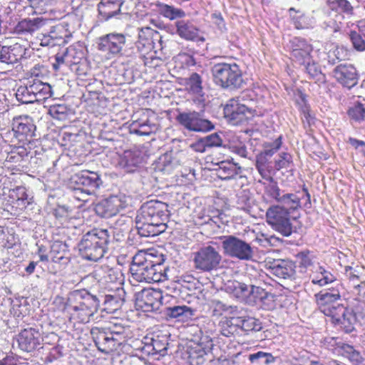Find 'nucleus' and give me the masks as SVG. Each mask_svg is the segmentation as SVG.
<instances>
[{"label":"nucleus","mask_w":365,"mask_h":365,"mask_svg":"<svg viewBox=\"0 0 365 365\" xmlns=\"http://www.w3.org/2000/svg\"><path fill=\"white\" fill-rule=\"evenodd\" d=\"M46 83L43 81L42 79L40 78H34V83L32 85L29 86V88L31 90V93L36 95V98H38L37 96H43L44 92V88H45Z\"/></svg>","instance_id":"obj_59"},{"label":"nucleus","mask_w":365,"mask_h":365,"mask_svg":"<svg viewBox=\"0 0 365 365\" xmlns=\"http://www.w3.org/2000/svg\"><path fill=\"white\" fill-rule=\"evenodd\" d=\"M124 0H101L98 5L99 14L108 20L118 14Z\"/></svg>","instance_id":"obj_31"},{"label":"nucleus","mask_w":365,"mask_h":365,"mask_svg":"<svg viewBox=\"0 0 365 365\" xmlns=\"http://www.w3.org/2000/svg\"><path fill=\"white\" fill-rule=\"evenodd\" d=\"M349 119L356 123L365 120V104L356 102L346 111Z\"/></svg>","instance_id":"obj_42"},{"label":"nucleus","mask_w":365,"mask_h":365,"mask_svg":"<svg viewBox=\"0 0 365 365\" xmlns=\"http://www.w3.org/2000/svg\"><path fill=\"white\" fill-rule=\"evenodd\" d=\"M16 98L18 101L26 104L39 101L38 98H36V95L31 93L29 87L23 86L18 88L16 92Z\"/></svg>","instance_id":"obj_46"},{"label":"nucleus","mask_w":365,"mask_h":365,"mask_svg":"<svg viewBox=\"0 0 365 365\" xmlns=\"http://www.w3.org/2000/svg\"><path fill=\"white\" fill-rule=\"evenodd\" d=\"M66 108L62 105L51 106L48 113L53 118L61 120L66 115Z\"/></svg>","instance_id":"obj_58"},{"label":"nucleus","mask_w":365,"mask_h":365,"mask_svg":"<svg viewBox=\"0 0 365 365\" xmlns=\"http://www.w3.org/2000/svg\"><path fill=\"white\" fill-rule=\"evenodd\" d=\"M267 180L269 184L264 187L266 195L268 197L279 202L282 195L280 194V187H279L277 182L273 177H272L271 179H267Z\"/></svg>","instance_id":"obj_49"},{"label":"nucleus","mask_w":365,"mask_h":365,"mask_svg":"<svg viewBox=\"0 0 365 365\" xmlns=\"http://www.w3.org/2000/svg\"><path fill=\"white\" fill-rule=\"evenodd\" d=\"M109 239L106 229L93 228L87 232L78 245L81 255L86 259L97 262L106 252Z\"/></svg>","instance_id":"obj_4"},{"label":"nucleus","mask_w":365,"mask_h":365,"mask_svg":"<svg viewBox=\"0 0 365 365\" xmlns=\"http://www.w3.org/2000/svg\"><path fill=\"white\" fill-rule=\"evenodd\" d=\"M342 287L341 284L334 287H331L327 289L320 291L315 294L317 304L320 309L325 306H330L331 304L337 302L341 297L340 289Z\"/></svg>","instance_id":"obj_29"},{"label":"nucleus","mask_w":365,"mask_h":365,"mask_svg":"<svg viewBox=\"0 0 365 365\" xmlns=\"http://www.w3.org/2000/svg\"><path fill=\"white\" fill-rule=\"evenodd\" d=\"M186 86L192 93L200 95L202 93V79L196 72L192 73L190 78L186 80Z\"/></svg>","instance_id":"obj_43"},{"label":"nucleus","mask_w":365,"mask_h":365,"mask_svg":"<svg viewBox=\"0 0 365 365\" xmlns=\"http://www.w3.org/2000/svg\"><path fill=\"white\" fill-rule=\"evenodd\" d=\"M306 197V202L311 204V197L306 186L302 188V192L297 191L293 194L282 195L279 203L280 206H284L286 210H289L292 215V212L299 210L301 207V200Z\"/></svg>","instance_id":"obj_21"},{"label":"nucleus","mask_w":365,"mask_h":365,"mask_svg":"<svg viewBox=\"0 0 365 365\" xmlns=\"http://www.w3.org/2000/svg\"><path fill=\"white\" fill-rule=\"evenodd\" d=\"M319 274L321 275L320 279L315 278L313 280L314 284H318L322 287V286H324L329 283H331L334 282L336 279V277L331 274V272L327 270L323 267H319Z\"/></svg>","instance_id":"obj_55"},{"label":"nucleus","mask_w":365,"mask_h":365,"mask_svg":"<svg viewBox=\"0 0 365 365\" xmlns=\"http://www.w3.org/2000/svg\"><path fill=\"white\" fill-rule=\"evenodd\" d=\"M218 325L220 333L225 336L240 334V333L239 321L235 324L232 323V321H220Z\"/></svg>","instance_id":"obj_47"},{"label":"nucleus","mask_w":365,"mask_h":365,"mask_svg":"<svg viewBox=\"0 0 365 365\" xmlns=\"http://www.w3.org/2000/svg\"><path fill=\"white\" fill-rule=\"evenodd\" d=\"M164 255L154 249L138 251L130 267L132 279L138 282H160L168 279Z\"/></svg>","instance_id":"obj_1"},{"label":"nucleus","mask_w":365,"mask_h":365,"mask_svg":"<svg viewBox=\"0 0 365 365\" xmlns=\"http://www.w3.org/2000/svg\"><path fill=\"white\" fill-rule=\"evenodd\" d=\"M334 325L339 327V329L344 333H351L354 330L351 321H333Z\"/></svg>","instance_id":"obj_61"},{"label":"nucleus","mask_w":365,"mask_h":365,"mask_svg":"<svg viewBox=\"0 0 365 365\" xmlns=\"http://www.w3.org/2000/svg\"><path fill=\"white\" fill-rule=\"evenodd\" d=\"M313 51V45L304 38L294 37L290 41V54L295 63L305 66L306 63L312 61Z\"/></svg>","instance_id":"obj_11"},{"label":"nucleus","mask_w":365,"mask_h":365,"mask_svg":"<svg viewBox=\"0 0 365 365\" xmlns=\"http://www.w3.org/2000/svg\"><path fill=\"white\" fill-rule=\"evenodd\" d=\"M43 25V20L41 18L24 19L16 24L14 33L19 35L32 33Z\"/></svg>","instance_id":"obj_33"},{"label":"nucleus","mask_w":365,"mask_h":365,"mask_svg":"<svg viewBox=\"0 0 365 365\" xmlns=\"http://www.w3.org/2000/svg\"><path fill=\"white\" fill-rule=\"evenodd\" d=\"M125 294L124 289L108 291L105 295L104 303H103V311L106 313L115 312L124 303Z\"/></svg>","instance_id":"obj_27"},{"label":"nucleus","mask_w":365,"mask_h":365,"mask_svg":"<svg viewBox=\"0 0 365 365\" xmlns=\"http://www.w3.org/2000/svg\"><path fill=\"white\" fill-rule=\"evenodd\" d=\"M292 163V157L289 153L282 152L278 160H275L274 168L277 170L287 169Z\"/></svg>","instance_id":"obj_56"},{"label":"nucleus","mask_w":365,"mask_h":365,"mask_svg":"<svg viewBox=\"0 0 365 365\" xmlns=\"http://www.w3.org/2000/svg\"><path fill=\"white\" fill-rule=\"evenodd\" d=\"M239 324L240 329V335L259 331L262 329L260 321H239Z\"/></svg>","instance_id":"obj_50"},{"label":"nucleus","mask_w":365,"mask_h":365,"mask_svg":"<svg viewBox=\"0 0 365 365\" xmlns=\"http://www.w3.org/2000/svg\"><path fill=\"white\" fill-rule=\"evenodd\" d=\"M212 163L218 165L217 173L221 179L229 180L241 173V167L238 163L233 162L232 158L230 160L217 158L216 161L213 160Z\"/></svg>","instance_id":"obj_26"},{"label":"nucleus","mask_w":365,"mask_h":365,"mask_svg":"<svg viewBox=\"0 0 365 365\" xmlns=\"http://www.w3.org/2000/svg\"><path fill=\"white\" fill-rule=\"evenodd\" d=\"M267 223L284 236H289L293 231L292 215L280 205H272L267 210Z\"/></svg>","instance_id":"obj_8"},{"label":"nucleus","mask_w":365,"mask_h":365,"mask_svg":"<svg viewBox=\"0 0 365 365\" xmlns=\"http://www.w3.org/2000/svg\"><path fill=\"white\" fill-rule=\"evenodd\" d=\"M333 53L339 61H344L349 58V51L344 46H337Z\"/></svg>","instance_id":"obj_60"},{"label":"nucleus","mask_w":365,"mask_h":365,"mask_svg":"<svg viewBox=\"0 0 365 365\" xmlns=\"http://www.w3.org/2000/svg\"><path fill=\"white\" fill-rule=\"evenodd\" d=\"M48 37L51 40L57 41V42H53V45L59 43V41L63 42L65 37H66V30L63 25L57 24L52 27L48 33Z\"/></svg>","instance_id":"obj_54"},{"label":"nucleus","mask_w":365,"mask_h":365,"mask_svg":"<svg viewBox=\"0 0 365 365\" xmlns=\"http://www.w3.org/2000/svg\"><path fill=\"white\" fill-rule=\"evenodd\" d=\"M271 158L260 152L256 156L255 168L259 174L265 180L271 179L274 175Z\"/></svg>","instance_id":"obj_35"},{"label":"nucleus","mask_w":365,"mask_h":365,"mask_svg":"<svg viewBox=\"0 0 365 365\" xmlns=\"http://www.w3.org/2000/svg\"><path fill=\"white\" fill-rule=\"evenodd\" d=\"M236 312V307H227L225 304H218L214 309V316L220 317L222 319H234L235 318L240 319V317H237L235 316Z\"/></svg>","instance_id":"obj_44"},{"label":"nucleus","mask_w":365,"mask_h":365,"mask_svg":"<svg viewBox=\"0 0 365 365\" xmlns=\"http://www.w3.org/2000/svg\"><path fill=\"white\" fill-rule=\"evenodd\" d=\"M328 344L333 343L336 347L332 348L333 351H337L342 356L348 359L353 365H361L364 361L359 351L356 350L353 346L344 343H336L334 337L326 339Z\"/></svg>","instance_id":"obj_22"},{"label":"nucleus","mask_w":365,"mask_h":365,"mask_svg":"<svg viewBox=\"0 0 365 365\" xmlns=\"http://www.w3.org/2000/svg\"><path fill=\"white\" fill-rule=\"evenodd\" d=\"M136 227L141 237H155L161 234L166 229V224L157 223L153 220L138 215L135 218Z\"/></svg>","instance_id":"obj_20"},{"label":"nucleus","mask_w":365,"mask_h":365,"mask_svg":"<svg viewBox=\"0 0 365 365\" xmlns=\"http://www.w3.org/2000/svg\"><path fill=\"white\" fill-rule=\"evenodd\" d=\"M348 143L351 145L355 149L360 148L361 155L365 158V142L362 140H359L355 138L350 137L348 139Z\"/></svg>","instance_id":"obj_63"},{"label":"nucleus","mask_w":365,"mask_h":365,"mask_svg":"<svg viewBox=\"0 0 365 365\" xmlns=\"http://www.w3.org/2000/svg\"><path fill=\"white\" fill-rule=\"evenodd\" d=\"M46 67L44 65H36L31 70V74L35 78L45 79Z\"/></svg>","instance_id":"obj_64"},{"label":"nucleus","mask_w":365,"mask_h":365,"mask_svg":"<svg viewBox=\"0 0 365 365\" xmlns=\"http://www.w3.org/2000/svg\"><path fill=\"white\" fill-rule=\"evenodd\" d=\"M282 144V137L279 135L274 139L272 143H267L264 145V150L261 153L268 158H272L273 155L277 153L281 148Z\"/></svg>","instance_id":"obj_53"},{"label":"nucleus","mask_w":365,"mask_h":365,"mask_svg":"<svg viewBox=\"0 0 365 365\" xmlns=\"http://www.w3.org/2000/svg\"><path fill=\"white\" fill-rule=\"evenodd\" d=\"M155 6L158 12L169 19L172 20L177 18H182L185 16L184 11L180 9H176V7H173V6L159 1L155 4Z\"/></svg>","instance_id":"obj_39"},{"label":"nucleus","mask_w":365,"mask_h":365,"mask_svg":"<svg viewBox=\"0 0 365 365\" xmlns=\"http://www.w3.org/2000/svg\"><path fill=\"white\" fill-rule=\"evenodd\" d=\"M168 204L158 200H151L142 205L138 215L153 220L160 224H165L168 216Z\"/></svg>","instance_id":"obj_16"},{"label":"nucleus","mask_w":365,"mask_h":365,"mask_svg":"<svg viewBox=\"0 0 365 365\" xmlns=\"http://www.w3.org/2000/svg\"><path fill=\"white\" fill-rule=\"evenodd\" d=\"M53 216L60 221L61 225L68 222L73 217L72 210H68L64 205H58L53 210Z\"/></svg>","instance_id":"obj_52"},{"label":"nucleus","mask_w":365,"mask_h":365,"mask_svg":"<svg viewBox=\"0 0 365 365\" xmlns=\"http://www.w3.org/2000/svg\"><path fill=\"white\" fill-rule=\"evenodd\" d=\"M194 222L195 225L202 226L210 223V216L208 215L207 209L203 208L199 211H195L194 215Z\"/></svg>","instance_id":"obj_57"},{"label":"nucleus","mask_w":365,"mask_h":365,"mask_svg":"<svg viewBox=\"0 0 365 365\" xmlns=\"http://www.w3.org/2000/svg\"><path fill=\"white\" fill-rule=\"evenodd\" d=\"M254 96V91L245 90L238 96L228 100L223 113L230 123L235 125L247 124L258 115L256 108L245 103L247 100H252Z\"/></svg>","instance_id":"obj_3"},{"label":"nucleus","mask_w":365,"mask_h":365,"mask_svg":"<svg viewBox=\"0 0 365 365\" xmlns=\"http://www.w3.org/2000/svg\"><path fill=\"white\" fill-rule=\"evenodd\" d=\"M327 4L330 10L336 13L353 16L354 7L349 0H327Z\"/></svg>","instance_id":"obj_37"},{"label":"nucleus","mask_w":365,"mask_h":365,"mask_svg":"<svg viewBox=\"0 0 365 365\" xmlns=\"http://www.w3.org/2000/svg\"><path fill=\"white\" fill-rule=\"evenodd\" d=\"M235 292L237 297L247 304L257 305L265 310H272L276 307L277 295L266 292L261 287L252 285L249 290L245 284L238 283Z\"/></svg>","instance_id":"obj_6"},{"label":"nucleus","mask_w":365,"mask_h":365,"mask_svg":"<svg viewBox=\"0 0 365 365\" xmlns=\"http://www.w3.org/2000/svg\"><path fill=\"white\" fill-rule=\"evenodd\" d=\"M126 43V37L121 33H109L98 40V49L107 58H112L120 54Z\"/></svg>","instance_id":"obj_10"},{"label":"nucleus","mask_w":365,"mask_h":365,"mask_svg":"<svg viewBox=\"0 0 365 365\" xmlns=\"http://www.w3.org/2000/svg\"><path fill=\"white\" fill-rule=\"evenodd\" d=\"M304 67L309 78L314 80L317 83H324L326 82V76L323 73L319 66L314 62L313 58L311 61L306 63Z\"/></svg>","instance_id":"obj_40"},{"label":"nucleus","mask_w":365,"mask_h":365,"mask_svg":"<svg viewBox=\"0 0 365 365\" xmlns=\"http://www.w3.org/2000/svg\"><path fill=\"white\" fill-rule=\"evenodd\" d=\"M297 271L301 278L305 277L307 270L311 268L314 263L315 255L309 250H304L297 253L295 255Z\"/></svg>","instance_id":"obj_30"},{"label":"nucleus","mask_w":365,"mask_h":365,"mask_svg":"<svg viewBox=\"0 0 365 365\" xmlns=\"http://www.w3.org/2000/svg\"><path fill=\"white\" fill-rule=\"evenodd\" d=\"M213 346L212 339L208 336H202L199 341H190L187 346V352L190 359L202 358Z\"/></svg>","instance_id":"obj_24"},{"label":"nucleus","mask_w":365,"mask_h":365,"mask_svg":"<svg viewBox=\"0 0 365 365\" xmlns=\"http://www.w3.org/2000/svg\"><path fill=\"white\" fill-rule=\"evenodd\" d=\"M215 83L224 89H238L243 85V71L235 63H218L212 68Z\"/></svg>","instance_id":"obj_5"},{"label":"nucleus","mask_w":365,"mask_h":365,"mask_svg":"<svg viewBox=\"0 0 365 365\" xmlns=\"http://www.w3.org/2000/svg\"><path fill=\"white\" fill-rule=\"evenodd\" d=\"M161 297V293L155 290L144 292L140 299H138L136 304L135 316L139 318H153L149 314V312H153Z\"/></svg>","instance_id":"obj_18"},{"label":"nucleus","mask_w":365,"mask_h":365,"mask_svg":"<svg viewBox=\"0 0 365 365\" xmlns=\"http://www.w3.org/2000/svg\"><path fill=\"white\" fill-rule=\"evenodd\" d=\"M334 78L344 88L350 90L354 88L359 81V73L354 65L341 63L332 71Z\"/></svg>","instance_id":"obj_15"},{"label":"nucleus","mask_w":365,"mask_h":365,"mask_svg":"<svg viewBox=\"0 0 365 365\" xmlns=\"http://www.w3.org/2000/svg\"><path fill=\"white\" fill-rule=\"evenodd\" d=\"M348 36L352 47L356 51L365 52V38L359 30H351L348 33Z\"/></svg>","instance_id":"obj_45"},{"label":"nucleus","mask_w":365,"mask_h":365,"mask_svg":"<svg viewBox=\"0 0 365 365\" xmlns=\"http://www.w3.org/2000/svg\"><path fill=\"white\" fill-rule=\"evenodd\" d=\"M104 289L108 291L124 289L123 279L120 272L114 269H109L104 277Z\"/></svg>","instance_id":"obj_34"},{"label":"nucleus","mask_w":365,"mask_h":365,"mask_svg":"<svg viewBox=\"0 0 365 365\" xmlns=\"http://www.w3.org/2000/svg\"><path fill=\"white\" fill-rule=\"evenodd\" d=\"M38 333L34 329H24L18 335L19 347L24 351L30 352L35 349L38 344Z\"/></svg>","instance_id":"obj_28"},{"label":"nucleus","mask_w":365,"mask_h":365,"mask_svg":"<svg viewBox=\"0 0 365 365\" xmlns=\"http://www.w3.org/2000/svg\"><path fill=\"white\" fill-rule=\"evenodd\" d=\"M222 247L225 252L231 257L240 259H250L253 252L252 247L245 241L234 236H225L222 237Z\"/></svg>","instance_id":"obj_12"},{"label":"nucleus","mask_w":365,"mask_h":365,"mask_svg":"<svg viewBox=\"0 0 365 365\" xmlns=\"http://www.w3.org/2000/svg\"><path fill=\"white\" fill-rule=\"evenodd\" d=\"M364 307L361 305H356L354 307H346L343 304L337 306H325L321 308L323 314L331 318V319H364L361 314Z\"/></svg>","instance_id":"obj_13"},{"label":"nucleus","mask_w":365,"mask_h":365,"mask_svg":"<svg viewBox=\"0 0 365 365\" xmlns=\"http://www.w3.org/2000/svg\"><path fill=\"white\" fill-rule=\"evenodd\" d=\"M222 257L217 250L208 245L202 247L197 252L194 253L193 263L195 269L210 272L218 268Z\"/></svg>","instance_id":"obj_9"},{"label":"nucleus","mask_w":365,"mask_h":365,"mask_svg":"<svg viewBox=\"0 0 365 365\" xmlns=\"http://www.w3.org/2000/svg\"><path fill=\"white\" fill-rule=\"evenodd\" d=\"M205 140L208 148L220 146L222 144L221 138L216 133L205 137Z\"/></svg>","instance_id":"obj_62"},{"label":"nucleus","mask_w":365,"mask_h":365,"mask_svg":"<svg viewBox=\"0 0 365 365\" xmlns=\"http://www.w3.org/2000/svg\"><path fill=\"white\" fill-rule=\"evenodd\" d=\"M165 317L171 319L180 318V319H191L194 314V309L186 305H170L165 307L163 309Z\"/></svg>","instance_id":"obj_32"},{"label":"nucleus","mask_w":365,"mask_h":365,"mask_svg":"<svg viewBox=\"0 0 365 365\" xmlns=\"http://www.w3.org/2000/svg\"><path fill=\"white\" fill-rule=\"evenodd\" d=\"M62 300V298L57 297L54 302L63 304L61 317L68 319H88L97 311L99 304L97 297L86 289L70 292L65 304Z\"/></svg>","instance_id":"obj_2"},{"label":"nucleus","mask_w":365,"mask_h":365,"mask_svg":"<svg viewBox=\"0 0 365 365\" xmlns=\"http://www.w3.org/2000/svg\"><path fill=\"white\" fill-rule=\"evenodd\" d=\"M267 266L272 274L282 278L297 279H301L297 271V266L290 259H277L273 262H267Z\"/></svg>","instance_id":"obj_17"},{"label":"nucleus","mask_w":365,"mask_h":365,"mask_svg":"<svg viewBox=\"0 0 365 365\" xmlns=\"http://www.w3.org/2000/svg\"><path fill=\"white\" fill-rule=\"evenodd\" d=\"M21 50L19 45L13 46H2L0 50V61L5 63H14L22 56L21 53H17Z\"/></svg>","instance_id":"obj_38"},{"label":"nucleus","mask_w":365,"mask_h":365,"mask_svg":"<svg viewBox=\"0 0 365 365\" xmlns=\"http://www.w3.org/2000/svg\"><path fill=\"white\" fill-rule=\"evenodd\" d=\"M11 126L16 138H19L20 140H23L28 136L32 137L35 128L31 118L27 115L14 117Z\"/></svg>","instance_id":"obj_25"},{"label":"nucleus","mask_w":365,"mask_h":365,"mask_svg":"<svg viewBox=\"0 0 365 365\" xmlns=\"http://www.w3.org/2000/svg\"><path fill=\"white\" fill-rule=\"evenodd\" d=\"M101 184L100 175L95 172L82 170L72 175L69 180V187L73 197L78 201L87 202L88 199L79 197L78 192L93 193Z\"/></svg>","instance_id":"obj_7"},{"label":"nucleus","mask_w":365,"mask_h":365,"mask_svg":"<svg viewBox=\"0 0 365 365\" xmlns=\"http://www.w3.org/2000/svg\"><path fill=\"white\" fill-rule=\"evenodd\" d=\"M249 360L253 364H269L275 361V358L269 354L263 351H258L255 354H250Z\"/></svg>","instance_id":"obj_48"},{"label":"nucleus","mask_w":365,"mask_h":365,"mask_svg":"<svg viewBox=\"0 0 365 365\" xmlns=\"http://www.w3.org/2000/svg\"><path fill=\"white\" fill-rule=\"evenodd\" d=\"M141 151L135 150H127L123 153L120 159V164L123 168L128 170H133L134 168H138V165L141 163Z\"/></svg>","instance_id":"obj_36"},{"label":"nucleus","mask_w":365,"mask_h":365,"mask_svg":"<svg viewBox=\"0 0 365 365\" xmlns=\"http://www.w3.org/2000/svg\"><path fill=\"white\" fill-rule=\"evenodd\" d=\"M12 197L16 199L17 205L21 207V208H26L31 203L24 187H17L14 189Z\"/></svg>","instance_id":"obj_51"},{"label":"nucleus","mask_w":365,"mask_h":365,"mask_svg":"<svg viewBox=\"0 0 365 365\" xmlns=\"http://www.w3.org/2000/svg\"><path fill=\"white\" fill-rule=\"evenodd\" d=\"M178 35L182 39L192 41H205V37L202 36L200 29L190 20L180 19L175 23Z\"/></svg>","instance_id":"obj_23"},{"label":"nucleus","mask_w":365,"mask_h":365,"mask_svg":"<svg viewBox=\"0 0 365 365\" xmlns=\"http://www.w3.org/2000/svg\"><path fill=\"white\" fill-rule=\"evenodd\" d=\"M177 121L185 129L194 132L210 130L211 123L203 119L197 111L181 112L176 117Z\"/></svg>","instance_id":"obj_14"},{"label":"nucleus","mask_w":365,"mask_h":365,"mask_svg":"<svg viewBox=\"0 0 365 365\" xmlns=\"http://www.w3.org/2000/svg\"><path fill=\"white\" fill-rule=\"evenodd\" d=\"M126 206V202L120 197L112 196L96 204L95 210L100 216L110 217L116 215L120 210L125 209Z\"/></svg>","instance_id":"obj_19"},{"label":"nucleus","mask_w":365,"mask_h":365,"mask_svg":"<svg viewBox=\"0 0 365 365\" xmlns=\"http://www.w3.org/2000/svg\"><path fill=\"white\" fill-rule=\"evenodd\" d=\"M292 24L297 29H304L308 26L307 18L304 12L290 7L288 11Z\"/></svg>","instance_id":"obj_41"}]
</instances>
